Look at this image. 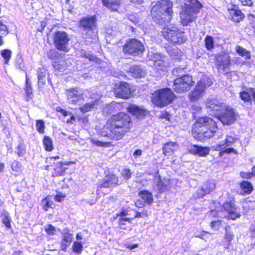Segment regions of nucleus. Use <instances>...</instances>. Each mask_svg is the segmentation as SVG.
I'll list each match as a JSON object with an SVG mask.
<instances>
[{
	"mask_svg": "<svg viewBox=\"0 0 255 255\" xmlns=\"http://www.w3.org/2000/svg\"><path fill=\"white\" fill-rule=\"evenodd\" d=\"M131 127L129 116L121 112L112 116L101 129L100 135L110 139L119 140L128 132Z\"/></svg>",
	"mask_w": 255,
	"mask_h": 255,
	"instance_id": "f257e3e1",
	"label": "nucleus"
},
{
	"mask_svg": "<svg viewBox=\"0 0 255 255\" xmlns=\"http://www.w3.org/2000/svg\"><path fill=\"white\" fill-rule=\"evenodd\" d=\"M217 127L216 123L209 117L199 118L193 126L192 132L199 140L212 137L216 132Z\"/></svg>",
	"mask_w": 255,
	"mask_h": 255,
	"instance_id": "f03ea898",
	"label": "nucleus"
},
{
	"mask_svg": "<svg viewBox=\"0 0 255 255\" xmlns=\"http://www.w3.org/2000/svg\"><path fill=\"white\" fill-rule=\"evenodd\" d=\"M186 2L180 13L181 22L187 25L196 19V14L201 7L197 0H186Z\"/></svg>",
	"mask_w": 255,
	"mask_h": 255,
	"instance_id": "7ed1b4c3",
	"label": "nucleus"
},
{
	"mask_svg": "<svg viewBox=\"0 0 255 255\" xmlns=\"http://www.w3.org/2000/svg\"><path fill=\"white\" fill-rule=\"evenodd\" d=\"M174 97V95L170 89H161L152 94V102L156 106L162 107L171 103Z\"/></svg>",
	"mask_w": 255,
	"mask_h": 255,
	"instance_id": "20e7f679",
	"label": "nucleus"
},
{
	"mask_svg": "<svg viewBox=\"0 0 255 255\" xmlns=\"http://www.w3.org/2000/svg\"><path fill=\"white\" fill-rule=\"evenodd\" d=\"M172 3L169 0H161L153 6L151 13L153 17H157L158 16L161 18H163L161 15L166 14L168 16L166 20L169 21L171 19V14L172 13Z\"/></svg>",
	"mask_w": 255,
	"mask_h": 255,
	"instance_id": "39448f33",
	"label": "nucleus"
},
{
	"mask_svg": "<svg viewBox=\"0 0 255 255\" xmlns=\"http://www.w3.org/2000/svg\"><path fill=\"white\" fill-rule=\"evenodd\" d=\"M162 34L165 38L173 43H183L187 39L183 32L174 26L164 27L162 29Z\"/></svg>",
	"mask_w": 255,
	"mask_h": 255,
	"instance_id": "423d86ee",
	"label": "nucleus"
},
{
	"mask_svg": "<svg viewBox=\"0 0 255 255\" xmlns=\"http://www.w3.org/2000/svg\"><path fill=\"white\" fill-rule=\"evenodd\" d=\"M212 82L207 76L203 75L195 88V90L189 94L190 100L196 101L200 98L204 94L205 90L211 86Z\"/></svg>",
	"mask_w": 255,
	"mask_h": 255,
	"instance_id": "0eeeda50",
	"label": "nucleus"
},
{
	"mask_svg": "<svg viewBox=\"0 0 255 255\" xmlns=\"http://www.w3.org/2000/svg\"><path fill=\"white\" fill-rule=\"evenodd\" d=\"M194 84L192 77L190 75H185L177 78L172 87L175 92L183 93L189 91Z\"/></svg>",
	"mask_w": 255,
	"mask_h": 255,
	"instance_id": "6e6552de",
	"label": "nucleus"
},
{
	"mask_svg": "<svg viewBox=\"0 0 255 255\" xmlns=\"http://www.w3.org/2000/svg\"><path fill=\"white\" fill-rule=\"evenodd\" d=\"M216 117L224 125H227L232 124L237 119L234 110L227 105Z\"/></svg>",
	"mask_w": 255,
	"mask_h": 255,
	"instance_id": "1a4fd4ad",
	"label": "nucleus"
},
{
	"mask_svg": "<svg viewBox=\"0 0 255 255\" xmlns=\"http://www.w3.org/2000/svg\"><path fill=\"white\" fill-rule=\"evenodd\" d=\"M152 60L154 61L155 69L159 72H166L169 67V63L167 57L160 53H154Z\"/></svg>",
	"mask_w": 255,
	"mask_h": 255,
	"instance_id": "9d476101",
	"label": "nucleus"
},
{
	"mask_svg": "<svg viewBox=\"0 0 255 255\" xmlns=\"http://www.w3.org/2000/svg\"><path fill=\"white\" fill-rule=\"evenodd\" d=\"M216 65L218 71L222 73H227L230 71V59L228 54L218 55L216 58Z\"/></svg>",
	"mask_w": 255,
	"mask_h": 255,
	"instance_id": "9b49d317",
	"label": "nucleus"
},
{
	"mask_svg": "<svg viewBox=\"0 0 255 255\" xmlns=\"http://www.w3.org/2000/svg\"><path fill=\"white\" fill-rule=\"evenodd\" d=\"M65 94L68 103L76 105L82 99L83 91L80 88H71L66 90Z\"/></svg>",
	"mask_w": 255,
	"mask_h": 255,
	"instance_id": "f8f14e48",
	"label": "nucleus"
},
{
	"mask_svg": "<svg viewBox=\"0 0 255 255\" xmlns=\"http://www.w3.org/2000/svg\"><path fill=\"white\" fill-rule=\"evenodd\" d=\"M130 88L127 82H122L115 86L114 93L117 97L123 99H127L130 95Z\"/></svg>",
	"mask_w": 255,
	"mask_h": 255,
	"instance_id": "ddd939ff",
	"label": "nucleus"
},
{
	"mask_svg": "<svg viewBox=\"0 0 255 255\" xmlns=\"http://www.w3.org/2000/svg\"><path fill=\"white\" fill-rule=\"evenodd\" d=\"M226 104L216 99H208L206 102L207 108L209 109L213 114L217 116L220 111L225 107Z\"/></svg>",
	"mask_w": 255,
	"mask_h": 255,
	"instance_id": "4468645a",
	"label": "nucleus"
},
{
	"mask_svg": "<svg viewBox=\"0 0 255 255\" xmlns=\"http://www.w3.org/2000/svg\"><path fill=\"white\" fill-rule=\"evenodd\" d=\"M61 249L62 251L65 252L72 243L73 235L72 233H70L68 228L64 229L61 232Z\"/></svg>",
	"mask_w": 255,
	"mask_h": 255,
	"instance_id": "2eb2a0df",
	"label": "nucleus"
},
{
	"mask_svg": "<svg viewBox=\"0 0 255 255\" xmlns=\"http://www.w3.org/2000/svg\"><path fill=\"white\" fill-rule=\"evenodd\" d=\"M101 97L100 94L93 95L91 97L89 102L85 104L80 108V111L83 113L89 112L94 108H97V106L99 103V100Z\"/></svg>",
	"mask_w": 255,
	"mask_h": 255,
	"instance_id": "dca6fc26",
	"label": "nucleus"
},
{
	"mask_svg": "<svg viewBox=\"0 0 255 255\" xmlns=\"http://www.w3.org/2000/svg\"><path fill=\"white\" fill-rule=\"evenodd\" d=\"M118 178L114 174H109L105 177L102 183L98 184L100 186L104 188H110L116 186L118 184Z\"/></svg>",
	"mask_w": 255,
	"mask_h": 255,
	"instance_id": "f3484780",
	"label": "nucleus"
},
{
	"mask_svg": "<svg viewBox=\"0 0 255 255\" xmlns=\"http://www.w3.org/2000/svg\"><path fill=\"white\" fill-rule=\"evenodd\" d=\"M224 209L228 212V218L235 220L240 217V214L237 211V208L234 202H226L223 205Z\"/></svg>",
	"mask_w": 255,
	"mask_h": 255,
	"instance_id": "a211bd4d",
	"label": "nucleus"
},
{
	"mask_svg": "<svg viewBox=\"0 0 255 255\" xmlns=\"http://www.w3.org/2000/svg\"><path fill=\"white\" fill-rule=\"evenodd\" d=\"M68 41L69 38L64 31H57L54 35V41L57 46L65 47Z\"/></svg>",
	"mask_w": 255,
	"mask_h": 255,
	"instance_id": "6ab92c4d",
	"label": "nucleus"
},
{
	"mask_svg": "<svg viewBox=\"0 0 255 255\" xmlns=\"http://www.w3.org/2000/svg\"><path fill=\"white\" fill-rule=\"evenodd\" d=\"M96 19L95 16L85 17L80 21V26L85 30H92L96 25Z\"/></svg>",
	"mask_w": 255,
	"mask_h": 255,
	"instance_id": "aec40b11",
	"label": "nucleus"
},
{
	"mask_svg": "<svg viewBox=\"0 0 255 255\" xmlns=\"http://www.w3.org/2000/svg\"><path fill=\"white\" fill-rule=\"evenodd\" d=\"M240 97L247 105L250 106L252 105V99L254 100L255 104V89H250L247 91L241 92Z\"/></svg>",
	"mask_w": 255,
	"mask_h": 255,
	"instance_id": "412c9836",
	"label": "nucleus"
},
{
	"mask_svg": "<svg viewBox=\"0 0 255 255\" xmlns=\"http://www.w3.org/2000/svg\"><path fill=\"white\" fill-rule=\"evenodd\" d=\"M155 183L156 184L155 189L159 193H162L168 189L170 180L168 179H161L160 176L156 177Z\"/></svg>",
	"mask_w": 255,
	"mask_h": 255,
	"instance_id": "4be33fe9",
	"label": "nucleus"
},
{
	"mask_svg": "<svg viewBox=\"0 0 255 255\" xmlns=\"http://www.w3.org/2000/svg\"><path fill=\"white\" fill-rule=\"evenodd\" d=\"M189 151L192 154H197L200 156H205L209 154L210 149L208 147L193 145L189 147Z\"/></svg>",
	"mask_w": 255,
	"mask_h": 255,
	"instance_id": "5701e85b",
	"label": "nucleus"
},
{
	"mask_svg": "<svg viewBox=\"0 0 255 255\" xmlns=\"http://www.w3.org/2000/svg\"><path fill=\"white\" fill-rule=\"evenodd\" d=\"M128 111L138 118H143L146 113V111L143 108L135 105H129L128 108Z\"/></svg>",
	"mask_w": 255,
	"mask_h": 255,
	"instance_id": "b1692460",
	"label": "nucleus"
},
{
	"mask_svg": "<svg viewBox=\"0 0 255 255\" xmlns=\"http://www.w3.org/2000/svg\"><path fill=\"white\" fill-rule=\"evenodd\" d=\"M129 72L133 77L136 78L143 77L146 74L145 70L137 65H133L130 67Z\"/></svg>",
	"mask_w": 255,
	"mask_h": 255,
	"instance_id": "393cba45",
	"label": "nucleus"
},
{
	"mask_svg": "<svg viewBox=\"0 0 255 255\" xmlns=\"http://www.w3.org/2000/svg\"><path fill=\"white\" fill-rule=\"evenodd\" d=\"M178 148L177 143L175 142H169L164 144L163 147V152L165 155H170Z\"/></svg>",
	"mask_w": 255,
	"mask_h": 255,
	"instance_id": "a878e982",
	"label": "nucleus"
},
{
	"mask_svg": "<svg viewBox=\"0 0 255 255\" xmlns=\"http://www.w3.org/2000/svg\"><path fill=\"white\" fill-rule=\"evenodd\" d=\"M102 2L107 8L117 11L121 4V0H102Z\"/></svg>",
	"mask_w": 255,
	"mask_h": 255,
	"instance_id": "bb28decb",
	"label": "nucleus"
},
{
	"mask_svg": "<svg viewBox=\"0 0 255 255\" xmlns=\"http://www.w3.org/2000/svg\"><path fill=\"white\" fill-rule=\"evenodd\" d=\"M139 196L144 200V202L151 204L153 201V196L151 192L147 190H142L138 193Z\"/></svg>",
	"mask_w": 255,
	"mask_h": 255,
	"instance_id": "cd10ccee",
	"label": "nucleus"
},
{
	"mask_svg": "<svg viewBox=\"0 0 255 255\" xmlns=\"http://www.w3.org/2000/svg\"><path fill=\"white\" fill-rule=\"evenodd\" d=\"M142 43L135 38L129 39L125 44L124 48H140L143 47Z\"/></svg>",
	"mask_w": 255,
	"mask_h": 255,
	"instance_id": "c85d7f7f",
	"label": "nucleus"
},
{
	"mask_svg": "<svg viewBox=\"0 0 255 255\" xmlns=\"http://www.w3.org/2000/svg\"><path fill=\"white\" fill-rule=\"evenodd\" d=\"M230 15L233 21L239 22L244 17V14L240 10L232 9L230 10Z\"/></svg>",
	"mask_w": 255,
	"mask_h": 255,
	"instance_id": "c756f323",
	"label": "nucleus"
},
{
	"mask_svg": "<svg viewBox=\"0 0 255 255\" xmlns=\"http://www.w3.org/2000/svg\"><path fill=\"white\" fill-rule=\"evenodd\" d=\"M225 144L221 142L219 143L218 145H217L214 146V148L216 150H220V155L223 156L224 153H230L231 152H233L236 153V151L235 149L233 148H225L224 145Z\"/></svg>",
	"mask_w": 255,
	"mask_h": 255,
	"instance_id": "7c9ffc66",
	"label": "nucleus"
},
{
	"mask_svg": "<svg viewBox=\"0 0 255 255\" xmlns=\"http://www.w3.org/2000/svg\"><path fill=\"white\" fill-rule=\"evenodd\" d=\"M43 209L47 211L49 208H53L54 205L52 198L51 196H48L43 199L42 201Z\"/></svg>",
	"mask_w": 255,
	"mask_h": 255,
	"instance_id": "2f4dec72",
	"label": "nucleus"
},
{
	"mask_svg": "<svg viewBox=\"0 0 255 255\" xmlns=\"http://www.w3.org/2000/svg\"><path fill=\"white\" fill-rule=\"evenodd\" d=\"M240 187L245 194H250L253 190L252 184L246 181H243L240 184Z\"/></svg>",
	"mask_w": 255,
	"mask_h": 255,
	"instance_id": "473e14b6",
	"label": "nucleus"
},
{
	"mask_svg": "<svg viewBox=\"0 0 255 255\" xmlns=\"http://www.w3.org/2000/svg\"><path fill=\"white\" fill-rule=\"evenodd\" d=\"M0 217L1 218L2 222L3 224H4L5 227L9 229L10 228H11V224H10L11 221H10V217L9 216V214L6 212L4 211L1 213V215H0Z\"/></svg>",
	"mask_w": 255,
	"mask_h": 255,
	"instance_id": "72a5a7b5",
	"label": "nucleus"
},
{
	"mask_svg": "<svg viewBox=\"0 0 255 255\" xmlns=\"http://www.w3.org/2000/svg\"><path fill=\"white\" fill-rule=\"evenodd\" d=\"M43 143L46 150L48 151L52 150L53 147L51 138L47 136H45L43 140Z\"/></svg>",
	"mask_w": 255,
	"mask_h": 255,
	"instance_id": "f704fd0d",
	"label": "nucleus"
},
{
	"mask_svg": "<svg viewBox=\"0 0 255 255\" xmlns=\"http://www.w3.org/2000/svg\"><path fill=\"white\" fill-rule=\"evenodd\" d=\"M126 215L127 214L125 212H121L119 215L120 217L119 221L120 226H126L127 223L129 225H130V220L129 218L126 217Z\"/></svg>",
	"mask_w": 255,
	"mask_h": 255,
	"instance_id": "c9c22d12",
	"label": "nucleus"
},
{
	"mask_svg": "<svg viewBox=\"0 0 255 255\" xmlns=\"http://www.w3.org/2000/svg\"><path fill=\"white\" fill-rule=\"evenodd\" d=\"M167 52L170 56L174 59L180 58L182 55L180 49H168Z\"/></svg>",
	"mask_w": 255,
	"mask_h": 255,
	"instance_id": "e433bc0d",
	"label": "nucleus"
},
{
	"mask_svg": "<svg viewBox=\"0 0 255 255\" xmlns=\"http://www.w3.org/2000/svg\"><path fill=\"white\" fill-rule=\"evenodd\" d=\"M83 247L81 242H74L72 245V250L74 253L81 254L83 251Z\"/></svg>",
	"mask_w": 255,
	"mask_h": 255,
	"instance_id": "4c0bfd02",
	"label": "nucleus"
},
{
	"mask_svg": "<svg viewBox=\"0 0 255 255\" xmlns=\"http://www.w3.org/2000/svg\"><path fill=\"white\" fill-rule=\"evenodd\" d=\"M1 56L4 59V63L8 64V61L11 58V51L8 49H5L1 51Z\"/></svg>",
	"mask_w": 255,
	"mask_h": 255,
	"instance_id": "58836bf2",
	"label": "nucleus"
},
{
	"mask_svg": "<svg viewBox=\"0 0 255 255\" xmlns=\"http://www.w3.org/2000/svg\"><path fill=\"white\" fill-rule=\"evenodd\" d=\"M205 43L206 48H213L214 46H218L216 45V41L214 40L213 38L209 35L206 36Z\"/></svg>",
	"mask_w": 255,
	"mask_h": 255,
	"instance_id": "ea45409f",
	"label": "nucleus"
},
{
	"mask_svg": "<svg viewBox=\"0 0 255 255\" xmlns=\"http://www.w3.org/2000/svg\"><path fill=\"white\" fill-rule=\"evenodd\" d=\"M240 174L242 178L245 179H250L255 176V166L252 167V171L241 172Z\"/></svg>",
	"mask_w": 255,
	"mask_h": 255,
	"instance_id": "a19ab883",
	"label": "nucleus"
},
{
	"mask_svg": "<svg viewBox=\"0 0 255 255\" xmlns=\"http://www.w3.org/2000/svg\"><path fill=\"white\" fill-rule=\"evenodd\" d=\"M26 88L25 92L26 93V99L27 101H29L30 99L32 98V91L30 84L28 83V80L26 78Z\"/></svg>",
	"mask_w": 255,
	"mask_h": 255,
	"instance_id": "79ce46f5",
	"label": "nucleus"
},
{
	"mask_svg": "<svg viewBox=\"0 0 255 255\" xmlns=\"http://www.w3.org/2000/svg\"><path fill=\"white\" fill-rule=\"evenodd\" d=\"M237 139L236 136L234 133H230L226 135V142L224 144L226 146H230L232 143H234Z\"/></svg>",
	"mask_w": 255,
	"mask_h": 255,
	"instance_id": "37998d69",
	"label": "nucleus"
},
{
	"mask_svg": "<svg viewBox=\"0 0 255 255\" xmlns=\"http://www.w3.org/2000/svg\"><path fill=\"white\" fill-rule=\"evenodd\" d=\"M207 194L210 193L215 187V184L213 182H207L203 186Z\"/></svg>",
	"mask_w": 255,
	"mask_h": 255,
	"instance_id": "c03bdc74",
	"label": "nucleus"
},
{
	"mask_svg": "<svg viewBox=\"0 0 255 255\" xmlns=\"http://www.w3.org/2000/svg\"><path fill=\"white\" fill-rule=\"evenodd\" d=\"M65 62L63 60H60L58 62L55 61L53 63L54 68L57 70L63 71L65 69V66L64 65Z\"/></svg>",
	"mask_w": 255,
	"mask_h": 255,
	"instance_id": "a18cd8bd",
	"label": "nucleus"
},
{
	"mask_svg": "<svg viewBox=\"0 0 255 255\" xmlns=\"http://www.w3.org/2000/svg\"><path fill=\"white\" fill-rule=\"evenodd\" d=\"M44 229L46 233L49 235H53L56 232L55 228L51 225H46L44 227Z\"/></svg>",
	"mask_w": 255,
	"mask_h": 255,
	"instance_id": "49530a36",
	"label": "nucleus"
},
{
	"mask_svg": "<svg viewBox=\"0 0 255 255\" xmlns=\"http://www.w3.org/2000/svg\"><path fill=\"white\" fill-rule=\"evenodd\" d=\"M36 127L37 131L40 133H43L44 131V123L42 120H38L36 122Z\"/></svg>",
	"mask_w": 255,
	"mask_h": 255,
	"instance_id": "de8ad7c7",
	"label": "nucleus"
},
{
	"mask_svg": "<svg viewBox=\"0 0 255 255\" xmlns=\"http://www.w3.org/2000/svg\"><path fill=\"white\" fill-rule=\"evenodd\" d=\"M237 52L240 55L245 57L246 59H249L251 57L250 53L246 49H236Z\"/></svg>",
	"mask_w": 255,
	"mask_h": 255,
	"instance_id": "09e8293b",
	"label": "nucleus"
},
{
	"mask_svg": "<svg viewBox=\"0 0 255 255\" xmlns=\"http://www.w3.org/2000/svg\"><path fill=\"white\" fill-rule=\"evenodd\" d=\"M42 72H38V79L39 84H44L45 83V77L46 76V71L44 69L42 70Z\"/></svg>",
	"mask_w": 255,
	"mask_h": 255,
	"instance_id": "8fccbe9b",
	"label": "nucleus"
},
{
	"mask_svg": "<svg viewBox=\"0 0 255 255\" xmlns=\"http://www.w3.org/2000/svg\"><path fill=\"white\" fill-rule=\"evenodd\" d=\"M121 174L124 179L126 180L129 179L131 176V172L130 170L128 168L123 169L122 171Z\"/></svg>",
	"mask_w": 255,
	"mask_h": 255,
	"instance_id": "3c124183",
	"label": "nucleus"
},
{
	"mask_svg": "<svg viewBox=\"0 0 255 255\" xmlns=\"http://www.w3.org/2000/svg\"><path fill=\"white\" fill-rule=\"evenodd\" d=\"M206 194L203 186H202L201 188L198 189L196 192L194 194L193 196L195 198H200L203 197Z\"/></svg>",
	"mask_w": 255,
	"mask_h": 255,
	"instance_id": "603ef678",
	"label": "nucleus"
},
{
	"mask_svg": "<svg viewBox=\"0 0 255 255\" xmlns=\"http://www.w3.org/2000/svg\"><path fill=\"white\" fill-rule=\"evenodd\" d=\"M25 153V147L23 144H19L17 146V153L19 156H23Z\"/></svg>",
	"mask_w": 255,
	"mask_h": 255,
	"instance_id": "864d4df0",
	"label": "nucleus"
},
{
	"mask_svg": "<svg viewBox=\"0 0 255 255\" xmlns=\"http://www.w3.org/2000/svg\"><path fill=\"white\" fill-rule=\"evenodd\" d=\"M248 17L249 19L251 21L250 23V27L252 28L255 33V17L252 14H250Z\"/></svg>",
	"mask_w": 255,
	"mask_h": 255,
	"instance_id": "5fc2aeb1",
	"label": "nucleus"
},
{
	"mask_svg": "<svg viewBox=\"0 0 255 255\" xmlns=\"http://www.w3.org/2000/svg\"><path fill=\"white\" fill-rule=\"evenodd\" d=\"M124 50V52L126 53L127 52L131 53L133 55H136L137 52L139 51L140 52H142L143 49H123Z\"/></svg>",
	"mask_w": 255,
	"mask_h": 255,
	"instance_id": "6e6d98bb",
	"label": "nucleus"
},
{
	"mask_svg": "<svg viewBox=\"0 0 255 255\" xmlns=\"http://www.w3.org/2000/svg\"><path fill=\"white\" fill-rule=\"evenodd\" d=\"M221 225V221L220 220L212 221L211 223V227L214 230H218Z\"/></svg>",
	"mask_w": 255,
	"mask_h": 255,
	"instance_id": "4d7b16f0",
	"label": "nucleus"
},
{
	"mask_svg": "<svg viewBox=\"0 0 255 255\" xmlns=\"http://www.w3.org/2000/svg\"><path fill=\"white\" fill-rule=\"evenodd\" d=\"M91 142L92 144H94L97 146H105L108 144V143L106 142L101 141L99 140L92 139Z\"/></svg>",
	"mask_w": 255,
	"mask_h": 255,
	"instance_id": "13d9d810",
	"label": "nucleus"
},
{
	"mask_svg": "<svg viewBox=\"0 0 255 255\" xmlns=\"http://www.w3.org/2000/svg\"><path fill=\"white\" fill-rule=\"evenodd\" d=\"M85 56L86 58L88 59L90 61H95L96 63H100V59L97 57L93 56L91 54H85Z\"/></svg>",
	"mask_w": 255,
	"mask_h": 255,
	"instance_id": "bf43d9fd",
	"label": "nucleus"
},
{
	"mask_svg": "<svg viewBox=\"0 0 255 255\" xmlns=\"http://www.w3.org/2000/svg\"><path fill=\"white\" fill-rule=\"evenodd\" d=\"M7 30L6 26L2 23L0 21V35H4L7 34Z\"/></svg>",
	"mask_w": 255,
	"mask_h": 255,
	"instance_id": "052dcab7",
	"label": "nucleus"
},
{
	"mask_svg": "<svg viewBox=\"0 0 255 255\" xmlns=\"http://www.w3.org/2000/svg\"><path fill=\"white\" fill-rule=\"evenodd\" d=\"M21 164L17 161H14L11 164L12 169L14 171H17L20 169Z\"/></svg>",
	"mask_w": 255,
	"mask_h": 255,
	"instance_id": "680f3d73",
	"label": "nucleus"
},
{
	"mask_svg": "<svg viewBox=\"0 0 255 255\" xmlns=\"http://www.w3.org/2000/svg\"><path fill=\"white\" fill-rule=\"evenodd\" d=\"M147 216V212L146 211L143 210L141 212H136L135 218H143Z\"/></svg>",
	"mask_w": 255,
	"mask_h": 255,
	"instance_id": "e2e57ef3",
	"label": "nucleus"
},
{
	"mask_svg": "<svg viewBox=\"0 0 255 255\" xmlns=\"http://www.w3.org/2000/svg\"><path fill=\"white\" fill-rule=\"evenodd\" d=\"M56 111L58 112H59L61 113L64 116H68L69 115H71V113L69 112H67L64 109H62L60 107H57L56 108Z\"/></svg>",
	"mask_w": 255,
	"mask_h": 255,
	"instance_id": "0e129e2a",
	"label": "nucleus"
},
{
	"mask_svg": "<svg viewBox=\"0 0 255 255\" xmlns=\"http://www.w3.org/2000/svg\"><path fill=\"white\" fill-rule=\"evenodd\" d=\"M226 230H227V228L226 229ZM233 237L234 235L232 233L229 232L227 231V230H226V235L225 238L228 241L230 242L233 239Z\"/></svg>",
	"mask_w": 255,
	"mask_h": 255,
	"instance_id": "69168bd1",
	"label": "nucleus"
},
{
	"mask_svg": "<svg viewBox=\"0 0 255 255\" xmlns=\"http://www.w3.org/2000/svg\"><path fill=\"white\" fill-rule=\"evenodd\" d=\"M65 197V195L63 194H57L55 197V199L57 201L61 202V201L63 200L64 199Z\"/></svg>",
	"mask_w": 255,
	"mask_h": 255,
	"instance_id": "338daca9",
	"label": "nucleus"
},
{
	"mask_svg": "<svg viewBox=\"0 0 255 255\" xmlns=\"http://www.w3.org/2000/svg\"><path fill=\"white\" fill-rule=\"evenodd\" d=\"M142 154V150L140 149H137L134 151L133 153V156L135 158H137Z\"/></svg>",
	"mask_w": 255,
	"mask_h": 255,
	"instance_id": "774afa93",
	"label": "nucleus"
}]
</instances>
